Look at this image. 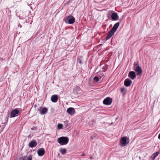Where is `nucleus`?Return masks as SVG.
<instances>
[{
	"instance_id": "obj_1",
	"label": "nucleus",
	"mask_w": 160,
	"mask_h": 160,
	"mask_svg": "<svg viewBox=\"0 0 160 160\" xmlns=\"http://www.w3.org/2000/svg\"><path fill=\"white\" fill-rule=\"evenodd\" d=\"M57 141L61 145H66L69 142V139L66 137H62L58 138Z\"/></svg>"
},
{
	"instance_id": "obj_2",
	"label": "nucleus",
	"mask_w": 160,
	"mask_h": 160,
	"mask_svg": "<svg viewBox=\"0 0 160 160\" xmlns=\"http://www.w3.org/2000/svg\"><path fill=\"white\" fill-rule=\"evenodd\" d=\"M65 23L69 24L73 23L75 21V18L72 15H69L64 19Z\"/></svg>"
},
{
	"instance_id": "obj_3",
	"label": "nucleus",
	"mask_w": 160,
	"mask_h": 160,
	"mask_svg": "<svg viewBox=\"0 0 160 160\" xmlns=\"http://www.w3.org/2000/svg\"><path fill=\"white\" fill-rule=\"evenodd\" d=\"M20 114V112L19 110L17 109H15L12 111L10 114V115L11 117L14 118Z\"/></svg>"
},
{
	"instance_id": "obj_4",
	"label": "nucleus",
	"mask_w": 160,
	"mask_h": 160,
	"mask_svg": "<svg viewBox=\"0 0 160 160\" xmlns=\"http://www.w3.org/2000/svg\"><path fill=\"white\" fill-rule=\"evenodd\" d=\"M103 102L104 104L110 105L112 102V99L110 97H107L104 100Z\"/></svg>"
},
{
	"instance_id": "obj_5",
	"label": "nucleus",
	"mask_w": 160,
	"mask_h": 160,
	"mask_svg": "<svg viewBox=\"0 0 160 160\" xmlns=\"http://www.w3.org/2000/svg\"><path fill=\"white\" fill-rule=\"evenodd\" d=\"M38 111H39V112L41 114H44L47 113L48 109L46 108L40 107L39 108Z\"/></svg>"
},
{
	"instance_id": "obj_6",
	"label": "nucleus",
	"mask_w": 160,
	"mask_h": 160,
	"mask_svg": "<svg viewBox=\"0 0 160 160\" xmlns=\"http://www.w3.org/2000/svg\"><path fill=\"white\" fill-rule=\"evenodd\" d=\"M134 70L137 72V75H139L142 73V69L139 66H137L134 68Z\"/></svg>"
},
{
	"instance_id": "obj_7",
	"label": "nucleus",
	"mask_w": 160,
	"mask_h": 160,
	"mask_svg": "<svg viewBox=\"0 0 160 160\" xmlns=\"http://www.w3.org/2000/svg\"><path fill=\"white\" fill-rule=\"evenodd\" d=\"M122 20H120V22H117L116 23H115L113 28L111 29V30L113 32H114V33L117 30L118 28L119 27L120 23L121 22Z\"/></svg>"
},
{
	"instance_id": "obj_8",
	"label": "nucleus",
	"mask_w": 160,
	"mask_h": 160,
	"mask_svg": "<svg viewBox=\"0 0 160 160\" xmlns=\"http://www.w3.org/2000/svg\"><path fill=\"white\" fill-rule=\"evenodd\" d=\"M128 77L132 80L134 79L136 77V74L134 71H130L128 74Z\"/></svg>"
},
{
	"instance_id": "obj_9",
	"label": "nucleus",
	"mask_w": 160,
	"mask_h": 160,
	"mask_svg": "<svg viewBox=\"0 0 160 160\" xmlns=\"http://www.w3.org/2000/svg\"><path fill=\"white\" fill-rule=\"evenodd\" d=\"M127 137H122L120 140V142L121 144V145L122 146H125L126 145V144H128V143H127Z\"/></svg>"
},
{
	"instance_id": "obj_10",
	"label": "nucleus",
	"mask_w": 160,
	"mask_h": 160,
	"mask_svg": "<svg viewBox=\"0 0 160 160\" xmlns=\"http://www.w3.org/2000/svg\"><path fill=\"white\" fill-rule=\"evenodd\" d=\"M44 149L42 148L39 149L37 152L38 155L40 156H42L45 153Z\"/></svg>"
},
{
	"instance_id": "obj_11",
	"label": "nucleus",
	"mask_w": 160,
	"mask_h": 160,
	"mask_svg": "<svg viewBox=\"0 0 160 160\" xmlns=\"http://www.w3.org/2000/svg\"><path fill=\"white\" fill-rule=\"evenodd\" d=\"M111 18L113 21L117 20L118 19L119 17L117 13L116 12L112 13L111 15Z\"/></svg>"
},
{
	"instance_id": "obj_12",
	"label": "nucleus",
	"mask_w": 160,
	"mask_h": 160,
	"mask_svg": "<svg viewBox=\"0 0 160 160\" xmlns=\"http://www.w3.org/2000/svg\"><path fill=\"white\" fill-rule=\"evenodd\" d=\"M132 81L129 78L126 79L125 80L124 82V85L126 87H129L131 84Z\"/></svg>"
},
{
	"instance_id": "obj_13",
	"label": "nucleus",
	"mask_w": 160,
	"mask_h": 160,
	"mask_svg": "<svg viewBox=\"0 0 160 160\" xmlns=\"http://www.w3.org/2000/svg\"><path fill=\"white\" fill-rule=\"evenodd\" d=\"M37 144V142L35 140H32L29 143L28 145L30 147L32 148L35 147Z\"/></svg>"
},
{
	"instance_id": "obj_14",
	"label": "nucleus",
	"mask_w": 160,
	"mask_h": 160,
	"mask_svg": "<svg viewBox=\"0 0 160 160\" xmlns=\"http://www.w3.org/2000/svg\"><path fill=\"white\" fill-rule=\"evenodd\" d=\"M67 111L69 114L71 115L73 114L75 112L74 108H68Z\"/></svg>"
},
{
	"instance_id": "obj_15",
	"label": "nucleus",
	"mask_w": 160,
	"mask_h": 160,
	"mask_svg": "<svg viewBox=\"0 0 160 160\" xmlns=\"http://www.w3.org/2000/svg\"><path fill=\"white\" fill-rule=\"evenodd\" d=\"M58 99V97L57 95H52L51 97V101L54 102H56Z\"/></svg>"
},
{
	"instance_id": "obj_16",
	"label": "nucleus",
	"mask_w": 160,
	"mask_h": 160,
	"mask_svg": "<svg viewBox=\"0 0 160 160\" xmlns=\"http://www.w3.org/2000/svg\"><path fill=\"white\" fill-rule=\"evenodd\" d=\"M114 32H113L112 31L110 30L109 32L108 33L106 37V40H107L110 39L111 37L114 34Z\"/></svg>"
},
{
	"instance_id": "obj_17",
	"label": "nucleus",
	"mask_w": 160,
	"mask_h": 160,
	"mask_svg": "<svg viewBox=\"0 0 160 160\" xmlns=\"http://www.w3.org/2000/svg\"><path fill=\"white\" fill-rule=\"evenodd\" d=\"M158 152H156V153L152 154V155L151 156V158H152V160H154L155 158L158 155Z\"/></svg>"
},
{
	"instance_id": "obj_18",
	"label": "nucleus",
	"mask_w": 160,
	"mask_h": 160,
	"mask_svg": "<svg viewBox=\"0 0 160 160\" xmlns=\"http://www.w3.org/2000/svg\"><path fill=\"white\" fill-rule=\"evenodd\" d=\"M62 154H64L66 152V150L65 149H62L60 151Z\"/></svg>"
},
{
	"instance_id": "obj_19",
	"label": "nucleus",
	"mask_w": 160,
	"mask_h": 160,
	"mask_svg": "<svg viewBox=\"0 0 160 160\" xmlns=\"http://www.w3.org/2000/svg\"><path fill=\"white\" fill-rule=\"evenodd\" d=\"M107 66H104L102 68V70H101V72H105L107 69Z\"/></svg>"
},
{
	"instance_id": "obj_20",
	"label": "nucleus",
	"mask_w": 160,
	"mask_h": 160,
	"mask_svg": "<svg viewBox=\"0 0 160 160\" xmlns=\"http://www.w3.org/2000/svg\"><path fill=\"white\" fill-rule=\"evenodd\" d=\"M57 126L58 129H59L62 128L63 127V125L62 124L59 123L58 124Z\"/></svg>"
},
{
	"instance_id": "obj_21",
	"label": "nucleus",
	"mask_w": 160,
	"mask_h": 160,
	"mask_svg": "<svg viewBox=\"0 0 160 160\" xmlns=\"http://www.w3.org/2000/svg\"><path fill=\"white\" fill-rule=\"evenodd\" d=\"M93 80L94 81L97 82L99 80V78L98 77L95 76L93 78Z\"/></svg>"
},
{
	"instance_id": "obj_22",
	"label": "nucleus",
	"mask_w": 160,
	"mask_h": 160,
	"mask_svg": "<svg viewBox=\"0 0 160 160\" xmlns=\"http://www.w3.org/2000/svg\"><path fill=\"white\" fill-rule=\"evenodd\" d=\"M32 155H30L27 157L26 160H32Z\"/></svg>"
},
{
	"instance_id": "obj_23",
	"label": "nucleus",
	"mask_w": 160,
	"mask_h": 160,
	"mask_svg": "<svg viewBox=\"0 0 160 160\" xmlns=\"http://www.w3.org/2000/svg\"><path fill=\"white\" fill-rule=\"evenodd\" d=\"M27 159V157L26 156H24L22 157L20 159V160H26Z\"/></svg>"
},
{
	"instance_id": "obj_24",
	"label": "nucleus",
	"mask_w": 160,
	"mask_h": 160,
	"mask_svg": "<svg viewBox=\"0 0 160 160\" xmlns=\"http://www.w3.org/2000/svg\"><path fill=\"white\" fill-rule=\"evenodd\" d=\"M138 62H135L134 63V68H135V67H136L137 66H139V65H138Z\"/></svg>"
},
{
	"instance_id": "obj_25",
	"label": "nucleus",
	"mask_w": 160,
	"mask_h": 160,
	"mask_svg": "<svg viewBox=\"0 0 160 160\" xmlns=\"http://www.w3.org/2000/svg\"><path fill=\"white\" fill-rule=\"evenodd\" d=\"M125 90V88H121V92L122 93Z\"/></svg>"
},
{
	"instance_id": "obj_26",
	"label": "nucleus",
	"mask_w": 160,
	"mask_h": 160,
	"mask_svg": "<svg viewBox=\"0 0 160 160\" xmlns=\"http://www.w3.org/2000/svg\"><path fill=\"white\" fill-rule=\"evenodd\" d=\"M102 27L103 28H106V25H103V26H102Z\"/></svg>"
},
{
	"instance_id": "obj_27",
	"label": "nucleus",
	"mask_w": 160,
	"mask_h": 160,
	"mask_svg": "<svg viewBox=\"0 0 160 160\" xmlns=\"http://www.w3.org/2000/svg\"><path fill=\"white\" fill-rule=\"evenodd\" d=\"M158 138L160 140V133L159 134Z\"/></svg>"
},
{
	"instance_id": "obj_28",
	"label": "nucleus",
	"mask_w": 160,
	"mask_h": 160,
	"mask_svg": "<svg viewBox=\"0 0 160 160\" xmlns=\"http://www.w3.org/2000/svg\"><path fill=\"white\" fill-rule=\"evenodd\" d=\"M82 156H85V154L84 153H83L82 155Z\"/></svg>"
},
{
	"instance_id": "obj_29",
	"label": "nucleus",
	"mask_w": 160,
	"mask_h": 160,
	"mask_svg": "<svg viewBox=\"0 0 160 160\" xmlns=\"http://www.w3.org/2000/svg\"><path fill=\"white\" fill-rule=\"evenodd\" d=\"M90 138H91V139H93V138L94 137H93V136H91L90 137Z\"/></svg>"
},
{
	"instance_id": "obj_30",
	"label": "nucleus",
	"mask_w": 160,
	"mask_h": 160,
	"mask_svg": "<svg viewBox=\"0 0 160 160\" xmlns=\"http://www.w3.org/2000/svg\"><path fill=\"white\" fill-rule=\"evenodd\" d=\"M79 62L80 64L82 63V61L81 60H80Z\"/></svg>"
}]
</instances>
